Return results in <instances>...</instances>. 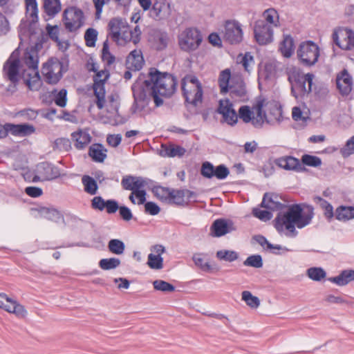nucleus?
I'll list each match as a JSON object with an SVG mask.
<instances>
[{"label":"nucleus","mask_w":354,"mask_h":354,"mask_svg":"<svg viewBox=\"0 0 354 354\" xmlns=\"http://www.w3.org/2000/svg\"><path fill=\"white\" fill-rule=\"evenodd\" d=\"M241 63L245 71L250 72L252 68V66L254 64V57L250 53H246L244 56L242 57Z\"/></svg>","instance_id":"69168bd1"},{"label":"nucleus","mask_w":354,"mask_h":354,"mask_svg":"<svg viewBox=\"0 0 354 354\" xmlns=\"http://www.w3.org/2000/svg\"><path fill=\"white\" fill-rule=\"evenodd\" d=\"M295 49L294 39L290 35H286L280 43L279 50L285 57H290Z\"/></svg>","instance_id":"72a5a7b5"},{"label":"nucleus","mask_w":354,"mask_h":354,"mask_svg":"<svg viewBox=\"0 0 354 354\" xmlns=\"http://www.w3.org/2000/svg\"><path fill=\"white\" fill-rule=\"evenodd\" d=\"M36 173L41 174L46 181L57 179L61 176L59 168L48 162L39 163L36 167Z\"/></svg>","instance_id":"a211bd4d"},{"label":"nucleus","mask_w":354,"mask_h":354,"mask_svg":"<svg viewBox=\"0 0 354 354\" xmlns=\"http://www.w3.org/2000/svg\"><path fill=\"white\" fill-rule=\"evenodd\" d=\"M145 64L142 53L140 50H133L127 56L126 64L130 70L140 71Z\"/></svg>","instance_id":"b1692460"},{"label":"nucleus","mask_w":354,"mask_h":354,"mask_svg":"<svg viewBox=\"0 0 354 354\" xmlns=\"http://www.w3.org/2000/svg\"><path fill=\"white\" fill-rule=\"evenodd\" d=\"M224 39L230 44H236L242 41L243 30L241 24L237 21H225Z\"/></svg>","instance_id":"ddd939ff"},{"label":"nucleus","mask_w":354,"mask_h":354,"mask_svg":"<svg viewBox=\"0 0 354 354\" xmlns=\"http://www.w3.org/2000/svg\"><path fill=\"white\" fill-rule=\"evenodd\" d=\"M229 174L230 170L225 165L221 164L215 167L214 177L216 178L218 180H224Z\"/></svg>","instance_id":"680f3d73"},{"label":"nucleus","mask_w":354,"mask_h":354,"mask_svg":"<svg viewBox=\"0 0 354 354\" xmlns=\"http://www.w3.org/2000/svg\"><path fill=\"white\" fill-rule=\"evenodd\" d=\"M186 149L180 146L174 144H162L160 150V155L162 157H182L185 155Z\"/></svg>","instance_id":"a878e982"},{"label":"nucleus","mask_w":354,"mask_h":354,"mask_svg":"<svg viewBox=\"0 0 354 354\" xmlns=\"http://www.w3.org/2000/svg\"><path fill=\"white\" fill-rule=\"evenodd\" d=\"M235 230L236 228L232 221L218 218L215 220L212 224L210 235L214 237H221Z\"/></svg>","instance_id":"f3484780"},{"label":"nucleus","mask_w":354,"mask_h":354,"mask_svg":"<svg viewBox=\"0 0 354 354\" xmlns=\"http://www.w3.org/2000/svg\"><path fill=\"white\" fill-rule=\"evenodd\" d=\"M152 192L153 195L161 201L169 202L170 196L172 194L171 189L160 185L154 186L152 188Z\"/></svg>","instance_id":"37998d69"},{"label":"nucleus","mask_w":354,"mask_h":354,"mask_svg":"<svg viewBox=\"0 0 354 354\" xmlns=\"http://www.w3.org/2000/svg\"><path fill=\"white\" fill-rule=\"evenodd\" d=\"M252 112L248 106H241L239 109V117L245 123L252 122Z\"/></svg>","instance_id":"bf43d9fd"},{"label":"nucleus","mask_w":354,"mask_h":354,"mask_svg":"<svg viewBox=\"0 0 354 354\" xmlns=\"http://www.w3.org/2000/svg\"><path fill=\"white\" fill-rule=\"evenodd\" d=\"M307 275L313 281H320L326 277V272L321 267H312L307 270Z\"/></svg>","instance_id":"49530a36"},{"label":"nucleus","mask_w":354,"mask_h":354,"mask_svg":"<svg viewBox=\"0 0 354 354\" xmlns=\"http://www.w3.org/2000/svg\"><path fill=\"white\" fill-rule=\"evenodd\" d=\"M151 87H152V84L149 77L142 83H135L132 85L133 97V102L131 107L132 113L143 111L149 104L151 97L154 100V95L152 93Z\"/></svg>","instance_id":"423d86ee"},{"label":"nucleus","mask_w":354,"mask_h":354,"mask_svg":"<svg viewBox=\"0 0 354 354\" xmlns=\"http://www.w3.org/2000/svg\"><path fill=\"white\" fill-rule=\"evenodd\" d=\"M180 88L185 103L197 106L198 104L203 102V86L195 75L186 74L181 79Z\"/></svg>","instance_id":"7ed1b4c3"},{"label":"nucleus","mask_w":354,"mask_h":354,"mask_svg":"<svg viewBox=\"0 0 354 354\" xmlns=\"http://www.w3.org/2000/svg\"><path fill=\"white\" fill-rule=\"evenodd\" d=\"M109 72H107V75H105L104 80H99L97 78L94 80L93 88L94 95L97 99L96 104L99 109H102L104 107V104L105 101L104 84L106 81L109 79Z\"/></svg>","instance_id":"4be33fe9"},{"label":"nucleus","mask_w":354,"mask_h":354,"mask_svg":"<svg viewBox=\"0 0 354 354\" xmlns=\"http://www.w3.org/2000/svg\"><path fill=\"white\" fill-rule=\"evenodd\" d=\"M124 28H129V25L125 20L120 17L112 18L108 24V37H110L117 45L122 46L120 35Z\"/></svg>","instance_id":"4468645a"},{"label":"nucleus","mask_w":354,"mask_h":354,"mask_svg":"<svg viewBox=\"0 0 354 354\" xmlns=\"http://www.w3.org/2000/svg\"><path fill=\"white\" fill-rule=\"evenodd\" d=\"M148 75L152 84L151 89L154 95L155 105L159 107L163 104V100L160 96L170 97L176 91L177 78L171 73L160 72L156 68H151Z\"/></svg>","instance_id":"f03ea898"},{"label":"nucleus","mask_w":354,"mask_h":354,"mask_svg":"<svg viewBox=\"0 0 354 354\" xmlns=\"http://www.w3.org/2000/svg\"><path fill=\"white\" fill-rule=\"evenodd\" d=\"M6 127H8V133H10L15 136H28L35 131L34 126L29 124H15L12 123H6Z\"/></svg>","instance_id":"5701e85b"},{"label":"nucleus","mask_w":354,"mask_h":354,"mask_svg":"<svg viewBox=\"0 0 354 354\" xmlns=\"http://www.w3.org/2000/svg\"><path fill=\"white\" fill-rule=\"evenodd\" d=\"M262 17L263 19L261 21H265L268 24H270L271 26L274 28L279 27L280 26L279 23V15L277 10L273 8H270L266 9L262 14Z\"/></svg>","instance_id":"f704fd0d"},{"label":"nucleus","mask_w":354,"mask_h":354,"mask_svg":"<svg viewBox=\"0 0 354 354\" xmlns=\"http://www.w3.org/2000/svg\"><path fill=\"white\" fill-rule=\"evenodd\" d=\"M214 169L212 163L206 161L201 165V174L206 178H212L214 177Z\"/></svg>","instance_id":"13d9d810"},{"label":"nucleus","mask_w":354,"mask_h":354,"mask_svg":"<svg viewBox=\"0 0 354 354\" xmlns=\"http://www.w3.org/2000/svg\"><path fill=\"white\" fill-rule=\"evenodd\" d=\"M231 77L230 70L227 68L221 71L218 77V84L220 91L222 94H225L229 91V81Z\"/></svg>","instance_id":"ea45409f"},{"label":"nucleus","mask_w":354,"mask_h":354,"mask_svg":"<svg viewBox=\"0 0 354 354\" xmlns=\"http://www.w3.org/2000/svg\"><path fill=\"white\" fill-rule=\"evenodd\" d=\"M335 218L346 222L354 218V207L339 205L335 209Z\"/></svg>","instance_id":"c756f323"},{"label":"nucleus","mask_w":354,"mask_h":354,"mask_svg":"<svg viewBox=\"0 0 354 354\" xmlns=\"http://www.w3.org/2000/svg\"><path fill=\"white\" fill-rule=\"evenodd\" d=\"M6 311L10 313H14L17 317L24 318L27 315V310L25 307L20 304L17 301L12 299L9 306H7Z\"/></svg>","instance_id":"58836bf2"},{"label":"nucleus","mask_w":354,"mask_h":354,"mask_svg":"<svg viewBox=\"0 0 354 354\" xmlns=\"http://www.w3.org/2000/svg\"><path fill=\"white\" fill-rule=\"evenodd\" d=\"M314 75L307 73L306 75H297L294 77V84L291 87L292 95L297 99L299 96L302 97L312 91L313 80Z\"/></svg>","instance_id":"9b49d317"},{"label":"nucleus","mask_w":354,"mask_h":354,"mask_svg":"<svg viewBox=\"0 0 354 354\" xmlns=\"http://www.w3.org/2000/svg\"><path fill=\"white\" fill-rule=\"evenodd\" d=\"M44 8L45 12L50 17H53L59 13L62 9L59 0H44Z\"/></svg>","instance_id":"c9c22d12"},{"label":"nucleus","mask_w":354,"mask_h":354,"mask_svg":"<svg viewBox=\"0 0 354 354\" xmlns=\"http://www.w3.org/2000/svg\"><path fill=\"white\" fill-rule=\"evenodd\" d=\"M148 180L149 179L142 176L127 175L122 177L121 185L124 189L134 192V191L138 189L144 188L147 185Z\"/></svg>","instance_id":"aec40b11"},{"label":"nucleus","mask_w":354,"mask_h":354,"mask_svg":"<svg viewBox=\"0 0 354 354\" xmlns=\"http://www.w3.org/2000/svg\"><path fill=\"white\" fill-rule=\"evenodd\" d=\"M297 55L302 65L311 66L318 60L319 57V48L313 41H303L298 47Z\"/></svg>","instance_id":"1a4fd4ad"},{"label":"nucleus","mask_w":354,"mask_h":354,"mask_svg":"<svg viewBox=\"0 0 354 354\" xmlns=\"http://www.w3.org/2000/svg\"><path fill=\"white\" fill-rule=\"evenodd\" d=\"M254 239L262 247L266 245V250H270L272 254H280L279 252L276 251L282 250V247L280 245H273L264 236L260 234L254 236Z\"/></svg>","instance_id":"79ce46f5"},{"label":"nucleus","mask_w":354,"mask_h":354,"mask_svg":"<svg viewBox=\"0 0 354 354\" xmlns=\"http://www.w3.org/2000/svg\"><path fill=\"white\" fill-rule=\"evenodd\" d=\"M192 259L195 265L200 268L203 271H211L212 266L208 261H205V259L201 257V254H194Z\"/></svg>","instance_id":"4d7b16f0"},{"label":"nucleus","mask_w":354,"mask_h":354,"mask_svg":"<svg viewBox=\"0 0 354 354\" xmlns=\"http://www.w3.org/2000/svg\"><path fill=\"white\" fill-rule=\"evenodd\" d=\"M46 30L51 40L60 43L59 39V28L57 25L51 26L50 24H47Z\"/></svg>","instance_id":"774afa93"},{"label":"nucleus","mask_w":354,"mask_h":354,"mask_svg":"<svg viewBox=\"0 0 354 354\" xmlns=\"http://www.w3.org/2000/svg\"><path fill=\"white\" fill-rule=\"evenodd\" d=\"M46 82L50 84H56L62 78V74L61 71L55 73L53 70H48L44 74Z\"/></svg>","instance_id":"052dcab7"},{"label":"nucleus","mask_w":354,"mask_h":354,"mask_svg":"<svg viewBox=\"0 0 354 354\" xmlns=\"http://www.w3.org/2000/svg\"><path fill=\"white\" fill-rule=\"evenodd\" d=\"M84 12L77 7H69L63 12V21L66 29L69 32H74L82 27L84 24Z\"/></svg>","instance_id":"9d476101"},{"label":"nucleus","mask_w":354,"mask_h":354,"mask_svg":"<svg viewBox=\"0 0 354 354\" xmlns=\"http://www.w3.org/2000/svg\"><path fill=\"white\" fill-rule=\"evenodd\" d=\"M216 257L220 260L232 262L239 258V254L234 250H221L217 251Z\"/></svg>","instance_id":"de8ad7c7"},{"label":"nucleus","mask_w":354,"mask_h":354,"mask_svg":"<svg viewBox=\"0 0 354 354\" xmlns=\"http://www.w3.org/2000/svg\"><path fill=\"white\" fill-rule=\"evenodd\" d=\"M273 28L265 21L259 19L254 25V35L257 42L259 45H266L273 40Z\"/></svg>","instance_id":"f8f14e48"},{"label":"nucleus","mask_w":354,"mask_h":354,"mask_svg":"<svg viewBox=\"0 0 354 354\" xmlns=\"http://www.w3.org/2000/svg\"><path fill=\"white\" fill-rule=\"evenodd\" d=\"M153 288L156 290L162 292H173L175 290V286L165 281L158 279L153 282Z\"/></svg>","instance_id":"6e6d98bb"},{"label":"nucleus","mask_w":354,"mask_h":354,"mask_svg":"<svg viewBox=\"0 0 354 354\" xmlns=\"http://www.w3.org/2000/svg\"><path fill=\"white\" fill-rule=\"evenodd\" d=\"M24 62L28 69L22 70L24 84L30 90H37L40 86V76L38 71L39 58L35 50L31 49L24 53Z\"/></svg>","instance_id":"39448f33"},{"label":"nucleus","mask_w":354,"mask_h":354,"mask_svg":"<svg viewBox=\"0 0 354 354\" xmlns=\"http://www.w3.org/2000/svg\"><path fill=\"white\" fill-rule=\"evenodd\" d=\"M172 194L170 196L169 203L176 205L178 206L185 207L188 205V201H186L184 189H171Z\"/></svg>","instance_id":"4c0bfd02"},{"label":"nucleus","mask_w":354,"mask_h":354,"mask_svg":"<svg viewBox=\"0 0 354 354\" xmlns=\"http://www.w3.org/2000/svg\"><path fill=\"white\" fill-rule=\"evenodd\" d=\"M203 37L197 28L188 27L180 32L177 37L179 48L185 53H191L198 49Z\"/></svg>","instance_id":"6e6552de"},{"label":"nucleus","mask_w":354,"mask_h":354,"mask_svg":"<svg viewBox=\"0 0 354 354\" xmlns=\"http://www.w3.org/2000/svg\"><path fill=\"white\" fill-rule=\"evenodd\" d=\"M274 162L277 166L285 170H292L297 172L306 171V169L304 165L317 167L322 163V159L319 157L310 154H304L301 156V162L298 158L292 156L276 158Z\"/></svg>","instance_id":"20e7f679"},{"label":"nucleus","mask_w":354,"mask_h":354,"mask_svg":"<svg viewBox=\"0 0 354 354\" xmlns=\"http://www.w3.org/2000/svg\"><path fill=\"white\" fill-rule=\"evenodd\" d=\"M97 35L98 32L95 29L93 28H88L84 33V40L86 45L88 47L95 46Z\"/></svg>","instance_id":"3c124183"},{"label":"nucleus","mask_w":354,"mask_h":354,"mask_svg":"<svg viewBox=\"0 0 354 354\" xmlns=\"http://www.w3.org/2000/svg\"><path fill=\"white\" fill-rule=\"evenodd\" d=\"M26 16L31 19L30 23L38 21V8L36 0H25Z\"/></svg>","instance_id":"e433bc0d"},{"label":"nucleus","mask_w":354,"mask_h":354,"mask_svg":"<svg viewBox=\"0 0 354 354\" xmlns=\"http://www.w3.org/2000/svg\"><path fill=\"white\" fill-rule=\"evenodd\" d=\"M108 249L112 254L121 255L125 250V244L120 239H113L108 243Z\"/></svg>","instance_id":"c03bdc74"},{"label":"nucleus","mask_w":354,"mask_h":354,"mask_svg":"<svg viewBox=\"0 0 354 354\" xmlns=\"http://www.w3.org/2000/svg\"><path fill=\"white\" fill-rule=\"evenodd\" d=\"M38 213L44 218L53 221L55 223H64V215L55 208H49L46 207H39L36 209Z\"/></svg>","instance_id":"bb28decb"},{"label":"nucleus","mask_w":354,"mask_h":354,"mask_svg":"<svg viewBox=\"0 0 354 354\" xmlns=\"http://www.w3.org/2000/svg\"><path fill=\"white\" fill-rule=\"evenodd\" d=\"M169 6L165 0H155L150 10V17L155 20H161L169 15Z\"/></svg>","instance_id":"393cba45"},{"label":"nucleus","mask_w":354,"mask_h":354,"mask_svg":"<svg viewBox=\"0 0 354 354\" xmlns=\"http://www.w3.org/2000/svg\"><path fill=\"white\" fill-rule=\"evenodd\" d=\"M287 207L286 212L278 213L273 221L274 226L279 233L283 232L285 227L288 231L286 235L294 237L298 233L295 226L301 229L311 223L315 215L314 207L306 203L293 204Z\"/></svg>","instance_id":"f257e3e1"},{"label":"nucleus","mask_w":354,"mask_h":354,"mask_svg":"<svg viewBox=\"0 0 354 354\" xmlns=\"http://www.w3.org/2000/svg\"><path fill=\"white\" fill-rule=\"evenodd\" d=\"M243 265L245 266L261 268L263 265L262 257L260 254L250 255L243 261Z\"/></svg>","instance_id":"603ef678"},{"label":"nucleus","mask_w":354,"mask_h":354,"mask_svg":"<svg viewBox=\"0 0 354 354\" xmlns=\"http://www.w3.org/2000/svg\"><path fill=\"white\" fill-rule=\"evenodd\" d=\"M82 183L84 185V191L91 194L94 195L97 193L98 185L96 180L90 176L85 175L82 178Z\"/></svg>","instance_id":"a19ab883"},{"label":"nucleus","mask_w":354,"mask_h":354,"mask_svg":"<svg viewBox=\"0 0 354 354\" xmlns=\"http://www.w3.org/2000/svg\"><path fill=\"white\" fill-rule=\"evenodd\" d=\"M313 201L323 210L324 216L328 222H331L335 216V211L333 210V205L324 198L319 196L313 197Z\"/></svg>","instance_id":"cd10ccee"},{"label":"nucleus","mask_w":354,"mask_h":354,"mask_svg":"<svg viewBox=\"0 0 354 354\" xmlns=\"http://www.w3.org/2000/svg\"><path fill=\"white\" fill-rule=\"evenodd\" d=\"M55 104L60 107H65L67 103V91L65 88L61 89L55 97Z\"/></svg>","instance_id":"338daca9"},{"label":"nucleus","mask_w":354,"mask_h":354,"mask_svg":"<svg viewBox=\"0 0 354 354\" xmlns=\"http://www.w3.org/2000/svg\"><path fill=\"white\" fill-rule=\"evenodd\" d=\"M20 66L19 57L18 55H15V52H13L3 66V77L10 82L7 88L8 91L15 92L20 80L23 81L22 71L20 72Z\"/></svg>","instance_id":"0eeeda50"},{"label":"nucleus","mask_w":354,"mask_h":354,"mask_svg":"<svg viewBox=\"0 0 354 354\" xmlns=\"http://www.w3.org/2000/svg\"><path fill=\"white\" fill-rule=\"evenodd\" d=\"M283 198L279 194L272 192H266L263 194L261 207L270 211H279L284 209L287 205L282 203Z\"/></svg>","instance_id":"dca6fc26"},{"label":"nucleus","mask_w":354,"mask_h":354,"mask_svg":"<svg viewBox=\"0 0 354 354\" xmlns=\"http://www.w3.org/2000/svg\"><path fill=\"white\" fill-rule=\"evenodd\" d=\"M72 139L75 141V147L78 149H84L91 141V136L82 130L73 132L71 134Z\"/></svg>","instance_id":"2f4dec72"},{"label":"nucleus","mask_w":354,"mask_h":354,"mask_svg":"<svg viewBox=\"0 0 354 354\" xmlns=\"http://www.w3.org/2000/svg\"><path fill=\"white\" fill-rule=\"evenodd\" d=\"M106 149L104 148L102 144L95 143L89 147L88 156L94 162H103L106 158Z\"/></svg>","instance_id":"c85d7f7f"},{"label":"nucleus","mask_w":354,"mask_h":354,"mask_svg":"<svg viewBox=\"0 0 354 354\" xmlns=\"http://www.w3.org/2000/svg\"><path fill=\"white\" fill-rule=\"evenodd\" d=\"M264 122L270 123L266 112L263 110V103L259 102L256 107V116H252V124L255 128H261Z\"/></svg>","instance_id":"7c9ffc66"},{"label":"nucleus","mask_w":354,"mask_h":354,"mask_svg":"<svg viewBox=\"0 0 354 354\" xmlns=\"http://www.w3.org/2000/svg\"><path fill=\"white\" fill-rule=\"evenodd\" d=\"M102 59L106 62L108 66H111L115 59V56L109 50V40L106 39L104 43L102 49Z\"/></svg>","instance_id":"8fccbe9b"},{"label":"nucleus","mask_w":354,"mask_h":354,"mask_svg":"<svg viewBox=\"0 0 354 354\" xmlns=\"http://www.w3.org/2000/svg\"><path fill=\"white\" fill-rule=\"evenodd\" d=\"M340 153L344 158L354 153V136L346 142V145L341 149Z\"/></svg>","instance_id":"0e129e2a"},{"label":"nucleus","mask_w":354,"mask_h":354,"mask_svg":"<svg viewBox=\"0 0 354 354\" xmlns=\"http://www.w3.org/2000/svg\"><path fill=\"white\" fill-rule=\"evenodd\" d=\"M242 300H243L248 306L252 308H257L260 305L259 299L252 295V294L248 290L242 292Z\"/></svg>","instance_id":"09e8293b"},{"label":"nucleus","mask_w":354,"mask_h":354,"mask_svg":"<svg viewBox=\"0 0 354 354\" xmlns=\"http://www.w3.org/2000/svg\"><path fill=\"white\" fill-rule=\"evenodd\" d=\"M337 87L342 95H348L352 90V77L347 70L344 69L337 76Z\"/></svg>","instance_id":"412c9836"},{"label":"nucleus","mask_w":354,"mask_h":354,"mask_svg":"<svg viewBox=\"0 0 354 354\" xmlns=\"http://www.w3.org/2000/svg\"><path fill=\"white\" fill-rule=\"evenodd\" d=\"M340 34L344 37L342 42L339 41V32L334 30L332 35L333 42L341 49L350 50L354 48V32L350 28H344L339 30Z\"/></svg>","instance_id":"2eb2a0df"},{"label":"nucleus","mask_w":354,"mask_h":354,"mask_svg":"<svg viewBox=\"0 0 354 354\" xmlns=\"http://www.w3.org/2000/svg\"><path fill=\"white\" fill-rule=\"evenodd\" d=\"M91 207L93 209L101 212L106 209V212L108 214H112L118 211L119 204L118 201L114 199L105 201L102 196H97L93 197L91 200Z\"/></svg>","instance_id":"6ab92c4d"},{"label":"nucleus","mask_w":354,"mask_h":354,"mask_svg":"<svg viewBox=\"0 0 354 354\" xmlns=\"http://www.w3.org/2000/svg\"><path fill=\"white\" fill-rule=\"evenodd\" d=\"M147 264L151 269H161L163 267V258L151 253L148 255Z\"/></svg>","instance_id":"5fc2aeb1"},{"label":"nucleus","mask_w":354,"mask_h":354,"mask_svg":"<svg viewBox=\"0 0 354 354\" xmlns=\"http://www.w3.org/2000/svg\"><path fill=\"white\" fill-rule=\"evenodd\" d=\"M120 263L121 261L118 258L111 257L109 259H102L99 261V266L104 270H109L116 268Z\"/></svg>","instance_id":"a18cd8bd"},{"label":"nucleus","mask_w":354,"mask_h":354,"mask_svg":"<svg viewBox=\"0 0 354 354\" xmlns=\"http://www.w3.org/2000/svg\"><path fill=\"white\" fill-rule=\"evenodd\" d=\"M230 94L231 97H243L246 95L245 86L243 82H241L236 85H230L229 87Z\"/></svg>","instance_id":"864d4df0"},{"label":"nucleus","mask_w":354,"mask_h":354,"mask_svg":"<svg viewBox=\"0 0 354 354\" xmlns=\"http://www.w3.org/2000/svg\"><path fill=\"white\" fill-rule=\"evenodd\" d=\"M253 215L263 221H270L272 217V214L270 210H262L259 208H254L252 210Z\"/></svg>","instance_id":"e2e57ef3"},{"label":"nucleus","mask_w":354,"mask_h":354,"mask_svg":"<svg viewBox=\"0 0 354 354\" xmlns=\"http://www.w3.org/2000/svg\"><path fill=\"white\" fill-rule=\"evenodd\" d=\"M328 280L339 286L347 285L352 281H354L351 270H344L336 277H330Z\"/></svg>","instance_id":"473e14b6"}]
</instances>
